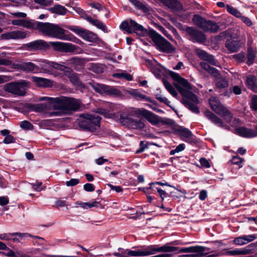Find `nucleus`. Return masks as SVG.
Returning <instances> with one entry per match:
<instances>
[{"label": "nucleus", "mask_w": 257, "mask_h": 257, "mask_svg": "<svg viewBox=\"0 0 257 257\" xmlns=\"http://www.w3.org/2000/svg\"><path fill=\"white\" fill-rule=\"evenodd\" d=\"M246 85L249 89L255 92H257L256 78L254 76L249 75L247 77Z\"/></svg>", "instance_id": "34"}, {"label": "nucleus", "mask_w": 257, "mask_h": 257, "mask_svg": "<svg viewBox=\"0 0 257 257\" xmlns=\"http://www.w3.org/2000/svg\"><path fill=\"white\" fill-rule=\"evenodd\" d=\"M34 30H38L44 35L60 40H66V31L57 25L35 21Z\"/></svg>", "instance_id": "2"}, {"label": "nucleus", "mask_w": 257, "mask_h": 257, "mask_svg": "<svg viewBox=\"0 0 257 257\" xmlns=\"http://www.w3.org/2000/svg\"><path fill=\"white\" fill-rule=\"evenodd\" d=\"M209 104L212 110L220 115L227 122L232 119L233 114L226 107L220 103L216 97H211L209 100Z\"/></svg>", "instance_id": "8"}, {"label": "nucleus", "mask_w": 257, "mask_h": 257, "mask_svg": "<svg viewBox=\"0 0 257 257\" xmlns=\"http://www.w3.org/2000/svg\"><path fill=\"white\" fill-rule=\"evenodd\" d=\"M254 245H252V244L249 245L241 249H235L231 250H229L226 252L225 254L229 255H244L247 254L252 252L253 250V247Z\"/></svg>", "instance_id": "24"}, {"label": "nucleus", "mask_w": 257, "mask_h": 257, "mask_svg": "<svg viewBox=\"0 0 257 257\" xmlns=\"http://www.w3.org/2000/svg\"><path fill=\"white\" fill-rule=\"evenodd\" d=\"M55 102L54 110L76 111L80 107V101L73 98L67 97H56L52 99Z\"/></svg>", "instance_id": "5"}, {"label": "nucleus", "mask_w": 257, "mask_h": 257, "mask_svg": "<svg viewBox=\"0 0 257 257\" xmlns=\"http://www.w3.org/2000/svg\"><path fill=\"white\" fill-rule=\"evenodd\" d=\"M170 76L175 81L179 82L182 78L178 74L173 71H170L169 73Z\"/></svg>", "instance_id": "61"}, {"label": "nucleus", "mask_w": 257, "mask_h": 257, "mask_svg": "<svg viewBox=\"0 0 257 257\" xmlns=\"http://www.w3.org/2000/svg\"><path fill=\"white\" fill-rule=\"evenodd\" d=\"M185 146L184 144H181L177 146L175 149L171 150L170 152V154L171 155H174L177 153L183 151L185 149Z\"/></svg>", "instance_id": "48"}, {"label": "nucleus", "mask_w": 257, "mask_h": 257, "mask_svg": "<svg viewBox=\"0 0 257 257\" xmlns=\"http://www.w3.org/2000/svg\"><path fill=\"white\" fill-rule=\"evenodd\" d=\"M132 94L137 99H145L146 101L154 103V101H152L150 97H147L145 95L142 94L137 90H133L132 92Z\"/></svg>", "instance_id": "41"}, {"label": "nucleus", "mask_w": 257, "mask_h": 257, "mask_svg": "<svg viewBox=\"0 0 257 257\" xmlns=\"http://www.w3.org/2000/svg\"><path fill=\"white\" fill-rule=\"evenodd\" d=\"M34 1L37 4L44 6H50L52 3L50 0H34Z\"/></svg>", "instance_id": "56"}, {"label": "nucleus", "mask_w": 257, "mask_h": 257, "mask_svg": "<svg viewBox=\"0 0 257 257\" xmlns=\"http://www.w3.org/2000/svg\"><path fill=\"white\" fill-rule=\"evenodd\" d=\"M79 183V180L78 179H71L69 181H66V185L67 186H74Z\"/></svg>", "instance_id": "57"}, {"label": "nucleus", "mask_w": 257, "mask_h": 257, "mask_svg": "<svg viewBox=\"0 0 257 257\" xmlns=\"http://www.w3.org/2000/svg\"><path fill=\"white\" fill-rule=\"evenodd\" d=\"M26 35L27 34L25 32L21 31H14L2 34V37L4 39H23L26 38Z\"/></svg>", "instance_id": "25"}, {"label": "nucleus", "mask_w": 257, "mask_h": 257, "mask_svg": "<svg viewBox=\"0 0 257 257\" xmlns=\"http://www.w3.org/2000/svg\"><path fill=\"white\" fill-rule=\"evenodd\" d=\"M112 76L114 77H116L119 79H124L127 81H130L133 79L132 76L124 71L120 73H114Z\"/></svg>", "instance_id": "39"}, {"label": "nucleus", "mask_w": 257, "mask_h": 257, "mask_svg": "<svg viewBox=\"0 0 257 257\" xmlns=\"http://www.w3.org/2000/svg\"><path fill=\"white\" fill-rule=\"evenodd\" d=\"M7 250L9 251L8 252H1V253L8 257H20L17 254L18 252L16 253L13 250L8 247Z\"/></svg>", "instance_id": "52"}, {"label": "nucleus", "mask_w": 257, "mask_h": 257, "mask_svg": "<svg viewBox=\"0 0 257 257\" xmlns=\"http://www.w3.org/2000/svg\"><path fill=\"white\" fill-rule=\"evenodd\" d=\"M200 163L202 167L205 168H209L210 167L209 161L205 158H201L200 160Z\"/></svg>", "instance_id": "63"}, {"label": "nucleus", "mask_w": 257, "mask_h": 257, "mask_svg": "<svg viewBox=\"0 0 257 257\" xmlns=\"http://www.w3.org/2000/svg\"><path fill=\"white\" fill-rule=\"evenodd\" d=\"M175 130L179 133L181 137L185 138H189L193 136V134L189 129L182 126H178Z\"/></svg>", "instance_id": "36"}, {"label": "nucleus", "mask_w": 257, "mask_h": 257, "mask_svg": "<svg viewBox=\"0 0 257 257\" xmlns=\"http://www.w3.org/2000/svg\"><path fill=\"white\" fill-rule=\"evenodd\" d=\"M186 36L187 39L193 43L202 44L206 40V37L204 34L197 29L190 27L187 28Z\"/></svg>", "instance_id": "15"}, {"label": "nucleus", "mask_w": 257, "mask_h": 257, "mask_svg": "<svg viewBox=\"0 0 257 257\" xmlns=\"http://www.w3.org/2000/svg\"><path fill=\"white\" fill-rule=\"evenodd\" d=\"M70 30L74 32L81 37H82L83 33L85 30L84 29L78 27H73L69 28Z\"/></svg>", "instance_id": "50"}, {"label": "nucleus", "mask_w": 257, "mask_h": 257, "mask_svg": "<svg viewBox=\"0 0 257 257\" xmlns=\"http://www.w3.org/2000/svg\"><path fill=\"white\" fill-rule=\"evenodd\" d=\"M79 126L83 130L94 132L99 127L100 117L97 114H82L77 119Z\"/></svg>", "instance_id": "4"}, {"label": "nucleus", "mask_w": 257, "mask_h": 257, "mask_svg": "<svg viewBox=\"0 0 257 257\" xmlns=\"http://www.w3.org/2000/svg\"><path fill=\"white\" fill-rule=\"evenodd\" d=\"M88 85L91 87L96 92L101 94L112 95L118 96L120 95V91L117 88L102 84H99L94 81L88 83Z\"/></svg>", "instance_id": "12"}, {"label": "nucleus", "mask_w": 257, "mask_h": 257, "mask_svg": "<svg viewBox=\"0 0 257 257\" xmlns=\"http://www.w3.org/2000/svg\"><path fill=\"white\" fill-rule=\"evenodd\" d=\"M29 50H47L50 48V45L43 40H37L26 44Z\"/></svg>", "instance_id": "17"}, {"label": "nucleus", "mask_w": 257, "mask_h": 257, "mask_svg": "<svg viewBox=\"0 0 257 257\" xmlns=\"http://www.w3.org/2000/svg\"><path fill=\"white\" fill-rule=\"evenodd\" d=\"M165 3L172 11H179L182 9V4L177 0H165Z\"/></svg>", "instance_id": "30"}, {"label": "nucleus", "mask_w": 257, "mask_h": 257, "mask_svg": "<svg viewBox=\"0 0 257 257\" xmlns=\"http://www.w3.org/2000/svg\"><path fill=\"white\" fill-rule=\"evenodd\" d=\"M196 254H184L182 255V257H200L206 254L205 252H195Z\"/></svg>", "instance_id": "64"}, {"label": "nucleus", "mask_w": 257, "mask_h": 257, "mask_svg": "<svg viewBox=\"0 0 257 257\" xmlns=\"http://www.w3.org/2000/svg\"><path fill=\"white\" fill-rule=\"evenodd\" d=\"M34 30H38L44 35L60 40H66V31L57 25L35 21Z\"/></svg>", "instance_id": "3"}, {"label": "nucleus", "mask_w": 257, "mask_h": 257, "mask_svg": "<svg viewBox=\"0 0 257 257\" xmlns=\"http://www.w3.org/2000/svg\"><path fill=\"white\" fill-rule=\"evenodd\" d=\"M255 238V234L243 235L235 238L233 242L236 245H242L253 240Z\"/></svg>", "instance_id": "27"}, {"label": "nucleus", "mask_w": 257, "mask_h": 257, "mask_svg": "<svg viewBox=\"0 0 257 257\" xmlns=\"http://www.w3.org/2000/svg\"><path fill=\"white\" fill-rule=\"evenodd\" d=\"M149 144H151V143H149L147 141H141L140 144V147L136 151V153L140 154V153L143 152L146 149L148 148ZM151 145H156V144L155 143H152Z\"/></svg>", "instance_id": "43"}, {"label": "nucleus", "mask_w": 257, "mask_h": 257, "mask_svg": "<svg viewBox=\"0 0 257 257\" xmlns=\"http://www.w3.org/2000/svg\"><path fill=\"white\" fill-rule=\"evenodd\" d=\"M81 37L83 39L91 42H95L98 39L97 35L86 29H85Z\"/></svg>", "instance_id": "33"}, {"label": "nucleus", "mask_w": 257, "mask_h": 257, "mask_svg": "<svg viewBox=\"0 0 257 257\" xmlns=\"http://www.w3.org/2000/svg\"><path fill=\"white\" fill-rule=\"evenodd\" d=\"M28 82L25 81L11 82L4 85V90L17 96H23L26 94V87Z\"/></svg>", "instance_id": "11"}, {"label": "nucleus", "mask_w": 257, "mask_h": 257, "mask_svg": "<svg viewBox=\"0 0 257 257\" xmlns=\"http://www.w3.org/2000/svg\"><path fill=\"white\" fill-rule=\"evenodd\" d=\"M76 204L84 209L90 208L93 207H97L100 204L99 202L93 201L92 203L89 202H82L80 201H77Z\"/></svg>", "instance_id": "37"}, {"label": "nucleus", "mask_w": 257, "mask_h": 257, "mask_svg": "<svg viewBox=\"0 0 257 257\" xmlns=\"http://www.w3.org/2000/svg\"><path fill=\"white\" fill-rule=\"evenodd\" d=\"M136 113L144 116L153 124L156 125L160 122L159 116L150 111L145 109H137Z\"/></svg>", "instance_id": "18"}, {"label": "nucleus", "mask_w": 257, "mask_h": 257, "mask_svg": "<svg viewBox=\"0 0 257 257\" xmlns=\"http://www.w3.org/2000/svg\"><path fill=\"white\" fill-rule=\"evenodd\" d=\"M193 22L200 29L205 32L216 33L219 27L211 21H207L198 15H194L193 18Z\"/></svg>", "instance_id": "10"}, {"label": "nucleus", "mask_w": 257, "mask_h": 257, "mask_svg": "<svg viewBox=\"0 0 257 257\" xmlns=\"http://www.w3.org/2000/svg\"><path fill=\"white\" fill-rule=\"evenodd\" d=\"M233 58L238 62H244L246 58L245 54L243 52H240L237 54L234 55Z\"/></svg>", "instance_id": "49"}, {"label": "nucleus", "mask_w": 257, "mask_h": 257, "mask_svg": "<svg viewBox=\"0 0 257 257\" xmlns=\"http://www.w3.org/2000/svg\"><path fill=\"white\" fill-rule=\"evenodd\" d=\"M50 44L55 51L59 52H73L78 47L71 43L61 42H51Z\"/></svg>", "instance_id": "16"}, {"label": "nucleus", "mask_w": 257, "mask_h": 257, "mask_svg": "<svg viewBox=\"0 0 257 257\" xmlns=\"http://www.w3.org/2000/svg\"><path fill=\"white\" fill-rule=\"evenodd\" d=\"M86 19L88 22H89L90 24L93 25V26L97 27L98 29L101 30L105 33L107 32V28L105 25L101 21L93 19L91 17H87Z\"/></svg>", "instance_id": "31"}, {"label": "nucleus", "mask_w": 257, "mask_h": 257, "mask_svg": "<svg viewBox=\"0 0 257 257\" xmlns=\"http://www.w3.org/2000/svg\"><path fill=\"white\" fill-rule=\"evenodd\" d=\"M235 133L242 137L252 138L257 135L256 130L241 126L235 129Z\"/></svg>", "instance_id": "22"}, {"label": "nucleus", "mask_w": 257, "mask_h": 257, "mask_svg": "<svg viewBox=\"0 0 257 257\" xmlns=\"http://www.w3.org/2000/svg\"><path fill=\"white\" fill-rule=\"evenodd\" d=\"M70 81L74 85L80 86L81 85V82L78 76L74 73H70L69 76Z\"/></svg>", "instance_id": "45"}, {"label": "nucleus", "mask_w": 257, "mask_h": 257, "mask_svg": "<svg viewBox=\"0 0 257 257\" xmlns=\"http://www.w3.org/2000/svg\"><path fill=\"white\" fill-rule=\"evenodd\" d=\"M156 98L160 102H163L165 104L169 105V103L170 101L168 100L167 98L165 97H163L161 94H156Z\"/></svg>", "instance_id": "55"}, {"label": "nucleus", "mask_w": 257, "mask_h": 257, "mask_svg": "<svg viewBox=\"0 0 257 257\" xmlns=\"http://www.w3.org/2000/svg\"><path fill=\"white\" fill-rule=\"evenodd\" d=\"M159 30L161 31L163 34L166 36L169 39L172 40V36L169 34L168 31L162 26H159Z\"/></svg>", "instance_id": "60"}, {"label": "nucleus", "mask_w": 257, "mask_h": 257, "mask_svg": "<svg viewBox=\"0 0 257 257\" xmlns=\"http://www.w3.org/2000/svg\"><path fill=\"white\" fill-rule=\"evenodd\" d=\"M43 63V69L47 73H50V72L48 70L49 67H52L61 71H65L67 68L66 66L53 61H44Z\"/></svg>", "instance_id": "26"}, {"label": "nucleus", "mask_w": 257, "mask_h": 257, "mask_svg": "<svg viewBox=\"0 0 257 257\" xmlns=\"http://www.w3.org/2000/svg\"><path fill=\"white\" fill-rule=\"evenodd\" d=\"M164 86L168 91L175 97H177L178 95L177 92L175 90L172 85L168 82L165 81L164 82Z\"/></svg>", "instance_id": "44"}, {"label": "nucleus", "mask_w": 257, "mask_h": 257, "mask_svg": "<svg viewBox=\"0 0 257 257\" xmlns=\"http://www.w3.org/2000/svg\"><path fill=\"white\" fill-rule=\"evenodd\" d=\"M104 69V65L100 64H92L91 66V70L97 74L103 72Z\"/></svg>", "instance_id": "42"}, {"label": "nucleus", "mask_w": 257, "mask_h": 257, "mask_svg": "<svg viewBox=\"0 0 257 257\" xmlns=\"http://www.w3.org/2000/svg\"><path fill=\"white\" fill-rule=\"evenodd\" d=\"M84 189L87 192H92L95 190V187L92 184L86 183L83 186Z\"/></svg>", "instance_id": "58"}, {"label": "nucleus", "mask_w": 257, "mask_h": 257, "mask_svg": "<svg viewBox=\"0 0 257 257\" xmlns=\"http://www.w3.org/2000/svg\"><path fill=\"white\" fill-rule=\"evenodd\" d=\"M32 80L38 86L46 87H49L52 85V81L48 79L36 76H33L32 77Z\"/></svg>", "instance_id": "29"}, {"label": "nucleus", "mask_w": 257, "mask_h": 257, "mask_svg": "<svg viewBox=\"0 0 257 257\" xmlns=\"http://www.w3.org/2000/svg\"><path fill=\"white\" fill-rule=\"evenodd\" d=\"M17 68L26 72L37 73L39 71V68L32 62H23L17 64Z\"/></svg>", "instance_id": "23"}, {"label": "nucleus", "mask_w": 257, "mask_h": 257, "mask_svg": "<svg viewBox=\"0 0 257 257\" xmlns=\"http://www.w3.org/2000/svg\"><path fill=\"white\" fill-rule=\"evenodd\" d=\"M204 115L208 119L211 120L217 126L224 127L225 129L228 130L230 129V127L227 125L224 124L223 120L220 118L218 117L210 110H206L204 112Z\"/></svg>", "instance_id": "19"}, {"label": "nucleus", "mask_w": 257, "mask_h": 257, "mask_svg": "<svg viewBox=\"0 0 257 257\" xmlns=\"http://www.w3.org/2000/svg\"><path fill=\"white\" fill-rule=\"evenodd\" d=\"M250 107L252 110H257V95H254L251 100Z\"/></svg>", "instance_id": "54"}, {"label": "nucleus", "mask_w": 257, "mask_h": 257, "mask_svg": "<svg viewBox=\"0 0 257 257\" xmlns=\"http://www.w3.org/2000/svg\"><path fill=\"white\" fill-rule=\"evenodd\" d=\"M255 57V51L253 50L251 47H249L247 49V64L248 65L252 64Z\"/></svg>", "instance_id": "38"}, {"label": "nucleus", "mask_w": 257, "mask_h": 257, "mask_svg": "<svg viewBox=\"0 0 257 257\" xmlns=\"http://www.w3.org/2000/svg\"><path fill=\"white\" fill-rule=\"evenodd\" d=\"M50 11L53 13L64 15L66 13V9L62 6L57 5L51 8Z\"/></svg>", "instance_id": "40"}, {"label": "nucleus", "mask_w": 257, "mask_h": 257, "mask_svg": "<svg viewBox=\"0 0 257 257\" xmlns=\"http://www.w3.org/2000/svg\"><path fill=\"white\" fill-rule=\"evenodd\" d=\"M197 56L200 59L207 61L210 64L214 66L218 65V61L214 58V56L205 52V51L197 49L196 51Z\"/></svg>", "instance_id": "21"}, {"label": "nucleus", "mask_w": 257, "mask_h": 257, "mask_svg": "<svg viewBox=\"0 0 257 257\" xmlns=\"http://www.w3.org/2000/svg\"><path fill=\"white\" fill-rule=\"evenodd\" d=\"M227 8L228 12H229L230 14L234 15L236 17L239 18L241 19V17L242 16V14L236 9L230 7L228 5H227Z\"/></svg>", "instance_id": "46"}, {"label": "nucleus", "mask_w": 257, "mask_h": 257, "mask_svg": "<svg viewBox=\"0 0 257 257\" xmlns=\"http://www.w3.org/2000/svg\"><path fill=\"white\" fill-rule=\"evenodd\" d=\"M161 122L164 124H168L171 126L175 125V121L170 118H165L163 120H162Z\"/></svg>", "instance_id": "59"}, {"label": "nucleus", "mask_w": 257, "mask_h": 257, "mask_svg": "<svg viewBox=\"0 0 257 257\" xmlns=\"http://www.w3.org/2000/svg\"><path fill=\"white\" fill-rule=\"evenodd\" d=\"M20 126L23 129L30 130L33 127V125L27 120H24L21 122Z\"/></svg>", "instance_id": "51"}, {"label": "nucleus", "mask_w": 257, "mask_h": 257, "mask_svg": "<svg viewBox=\"0 0 257 257\" xmlns=\"http://www.w3.org/2000/svg\"><path fill=\"white\" fill-rule=\"evenodd\" d=\"M160 252H175L176 253L181 252H202L209 250V248L199 245L192 246L188 247H182L180 248L176 246H171L168 244L160 246Z\"/></svg>", "instance_id": "9"}, {"label": "nucleus", "mask_w": 257, "mask_h": 257, "mask_svg": "<svg viewBox=\"0 0 257 257\" xmlns=\"http://www.w3.org/2000/svg\"><path fill=\"white\" fill-rule=\"evenodd\" d=\"M29 108H32L36 111H41L45 109V106L42 104H30Z\"/></svg>", "instance_id": "47"}, {"label": "nucleus", "mask_w": 257, "mask_h": 257, "mask_svg": "<svg viewBox=\"0 0 257 257\" xmlns=\"http://www.w3.org/2000/svg\"><path fill=\"white\" fill-rule=\"evenodd\" d=\"M160 246L158 245H151L147 246L142 250H131L125 249V253L127 255L134 256H144L160 252Z\"/></svg>", "instance_id": "14"}, {"label": "nucleus", "mask_w": 257, "mask_h": 257, "mask_svg": "<svg viewBox=\"0 0 257 257\" xmlns=\"http://www.w3.org/2000/svg\"><path fill=\"white\" fill-rule=\"evenodd\" d=\"M16 139L12 135H8L5 137L3 141V143L6 144L15 143Z\"/></svg>", "instance_id": "53"}, {"label": "nucleus", "mask_w": 257, "mask_h": 257, "mask_svg": "<svg viewBox=\"0 0 257 257\" xmlns=\"http://www.w3.org/2000/svg\"><path fill=\"white\" fill-rule=\"evenodd\" d=\"M148 35L160 51L171 53L175 51V49L173 45L155 30H149Z\"/></svg>", "instance_id": "7"}, {"label": "nucleus", "mask_w": 257, "mask_h": 257, "mask_svg": "<svg viewBox=\"0 0 257 257\" xmlns=\"http://www.w3.org/2000/svg\"><path fill=\"white\" fill-rule=\"evenodd\" d=\"M207 72L208 73L211 74L212 75H213L214 76H215L216 77H217V76L220 75L218 70L214 67H211V66H210V68L209 69V70Z\"/></svg>", "instance_id": "62"}, {"label": "nucleus", "mask_w": 257, "mask_h": 257, "mask_svg": "<svg viewBox=\"0 0 257 257\" xmlns=\"http://www.w3.org/2000/svg\"><path fill=\"white\" fill-rule=\"evenodd\" d=\"M136 110L133 111L122 112L120 114L119 122L123 125L132 129H143L145 126L144 123L136 117Z\"/></svg>", "instance_id": "6"}, {"label": "nucleus", "mask_w": 257, "mask_h": 257, "mask_svg": "<svg viewBox=\"0 0 257 257\" xmlns=\"http://www.w3.org/2000/svg\"><path fill=\"white\" fill-rule=\"evenodd\" d=\"M129 21V22L126 21L122 22L120 28L128 33H136L142 35L147 33V30L143 26L133 20L130 19Z\"/></svg>", "instance_id": "13"}, {"label": "nucleus", "mask_w": 257, "mask_h": 257, "mask_svg": "<svg viewBox=\"0 0 257 257\" xmlns=\"http://www.w3.org/2000/svg\"><path fill=\"white\" fill-rule=\"evenodd\" d=\"M178 83L181 86L177 85L176 88L183 97L182 103L192 112L198 113L199 110L196 105L198 103L199 100L196 95L190 91L192 89L191 85L187 80L182 77Z\"/></svg>", "instance_id": "1"}, {"label": "nucleus", "mask_w": 257, "mask_h": 257, "mask_svg": "<svg viewBox=\"0 0 257 257\" xmlns=\"http://www.w3.org/2000/svg\"><path fill=\"white\" fill-rule=\"evenodd\" d=\"M139 10H142L144 13L146 14H150L152 9L147 6L143 4L141 2L137 0H129Z\"/></svg>", "instance_id": "32"}, {"label": "nucleus", "mask_w": 257, "mask_h": 257, "mask_svg": "<svg viewBox=\"0 0 257 257\" xmlns=\"http://www.w3.org/2000/svg\"><path fill=\"white\" fill-rule=\"evenodd\" d=\"M216 86L218 88H224L228 86V83L225 77L219 75L215 78Z\"/></svg>", "instance_id": "35"}, {"label": "nucleus", "mask_w": 257, "mask_h": 257, "mask_svg": "<svg viewBox=\"0 0 257 257\" xmlns=\"http://www.w3.org/2000/svg\"><path fill=\"white\" fill-rule=\"evenodd\" d=\"M12 24L13 25L23 26L27 29L34 30L35 21L32 22L24 20H14L12 21Z\"/></svg>", "instance_id": "28"}, {"label": "nucleus", "mask_w": 257, "mask_h": 257, "mask_svg": "<svg viewBox=\"0 0 257 257\" xmlns=\"http://www.w3.org/2000/svg\"><path fill=\"white\" fill-rule=\"evenodd\" d=\"M225 45L230 53H234L239 51L241 47L242 43L240 40L229 39L226 40Z\"/></svg>", "instance_id": "20"}]
</instances>
